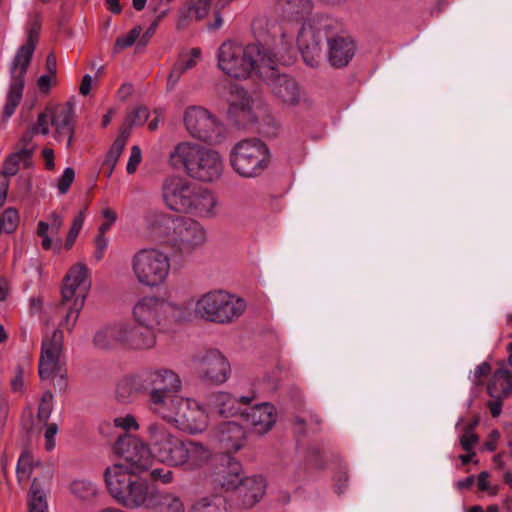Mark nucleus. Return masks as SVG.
I'll list each match as a JSON object with an SVG mask.
<instances>
[{"instance_id": "obj_13", "label": "nucleus", "mask_w": 512, "mask_h": 512, "mask_svg": "<svg viewBox=\"0 0 512 512\" xmlns=\"http://www.w3.org/2000/svg\"><path fill=\"white\" fill-rule=\"evenodd\" d=\"M183 122L189 135L199 141L218 143L224 137V127L207 109L189 106L183 114Z\"/></svg>"}, {"instance_id": "obj_22", "label": "nucleus", "mask_w": 512, "mask_h": 512, "mask_svg": "<svg viewBox=\"0 0 512 512\" xmlns=\"http://www.w3.org/2000/svg\"><path fill=\"white\" fill-rule=\"evenodd\" d=\"M243 477L242 464L233 457L221 459L210 475L212 485L225 491L236 490Z\"/></svg>"}, {"instance_id": "obj_15", "label": "nucleus", "mask_w": 512, "mask_h": 512, "mask_svg": "<svg viewBox=\"0 0 512 512\" xmlns=\"http://www.w3.org/2000/svg\"><path fill=\"white\" fill-rule=\"evenodd\" d=\"M34 50L35 48L30 44H23L21 47H19L15 54L11 66L12 82L7 94V101L3 111L4 116L7 118L13 115L16 107L22 99L24 75L28 69Z\"/></svg>"}, {"instance_id": "obj_64", "label": "nucleus", "mask_w": 512, "mask_h": 512, "mask_svg": "<svg viewBox=\"0 0 512 512\" xmlns=\"http://www.w3.org/2000/svg\"><path fill=\"white\" fill-rule=\"evenodd\" d=\"M49 221H50L48 223L49 229L51 230L52 233H57L63 224L62 217L59 214L53 212V213H51V215L49 217Z\"/></svg>"}, {"instance_id": "obj_53", "label": "nucleus", "mask_w": 512, "mask_h": 512, "mask_svg": "<svg viewBox=\"0 0 512 512\" xmlns=\"http://www.w3.org/2000/svg\"><path fill=\"white\" fill-rule=\"evenodd\" d=\"M74 178H75V172L73 170V168L71 167H67L62 176L59 178L58 180V190L61 194H65L67 193V191L69 190L71 184L73 183L74 181Z\"/></svg>"}, {"instance_id": "obj_5", "label": "nucleus", "mask_w": 512, "mask_h": 512, "mask_svg": "<svg viewBox=\"0 0 512 512\" xmlns=\"http://www.w3.org/2000/svg\"><path fill=\"white\" fill-rule=\"evenodd\" d=\"M246 304L241 299L222 289H214L201 294L194 305L196 317L216 323L228 324L238 319L245 311Z\"/></svg>"}, {"instance_id": "obj_20", "label": "nucleus", "mask_w": 512, "mask_h": 512, "mask_svg": "<svg viewBox=\"0 0 512 512\" xmlns=\"http://www.w3.org/2000/svg\"><path fill=\"white\" fill-rule=\"evenodd\" d=\"M90 287L88 267L84 263H77L69 269L64 278L62 299L64 302L76 300V306L79 308L85 303Z\"/></svg>"}, {"instance_id": "obj_3", "label": "nucleus", "mask_w": 512, "mask_h": 512, "mask_svg": "<svg viewBox=\"0 0 512 512\" xmlns=\"http://www.w3.org/2000/svg\"><path fill=\"white\" fill-rule=\"evenodd\" d=\"M170 163L175 168L183 167L190 177L202 182L219 179L224 169L223 159L217 151L190 142L175 146Z\"/></svg>"}, {"instance_id": "obj_55", "label": "nucleus", "mask_w": 512, "mask_h": 512, "mask_svg": "<svg viewBox=\"0 0 512 512\" xmlns=\"http://www.w3.org/2000/svg\"><path fill=\"white\" fill-rule=\"evenodd\" d=\"M114 425L116 427L122 428L125 431H129V430L136 431L139 429V424H138L136 418L130 414L123 416V417H116L114 419Z\"/></svg>"}, {"instance_id": "obj_10", "label": "nucleus", "mask_w": 512, "mask_h": 512, "mask_svg": "<svg viewBox=\"0 0 512 512\" xmlns=\"http://www.w3.org/2000/svg\"><path fill=\"white\" fill-rule=\"evenodd\" d=\"M333 22L328 18L313 17L304 21L298 36L297 44L302 57L308 66L316 67L322 55L321 44L332 35Z\"/></svg>"}, {"instance_id": "obj_33", "label": "nucleus", "mask_w": 512, "mask_h": 512, "mask_svg": "<svg viewBox=\"0 0 512 512\" xmlns=\"http://www.w3.org/2000/svg\"><path fill=\"white\" fill-rule=\"evenodd\" d=\"M311 0H277L276 9L286 21H302L312 11Z\"/></svg>"}, {"instance_id": "obj_37", "label": "nucleus", "mask_w": 512, "mask_h": 512, "mask_svg": "<svg viewBox=\"0 0 512 512\" xmlns=\"http://www.w3.org/2000/svg\"><path fill=\"white\" fill-rule=\"evenodd\" d=\"M28 508L29 512H48L45 493L37 477L32 481L28 498Z\"/></svg>"}, {"instance_id": "obj_26", "label": "nucleus", "mask_w": 512, "mask_h": 512, "mask_svg": "<svg viewBox=\"0 0 512 512\" xmlns=\"http://www.w3.org/2000/svg\"><path fill=\"white\" fill-rule=\"evenodd\" d=\"M126 322L119 321L100 327L93 336V344L100 350L126 348Z\"/></svg>"}, {"instance_id": "obj_2", "label": "nucleus", "mask_w": 512, "mask_h": 512, "mask_svg": "<svg viewBox=\"0 0 512 512\" xmlns=\"http://www.w3.org/2000/svg\"><path fill=\"white\" fill-rule=\"evenodd\" d=\"M104 480L110 496L127 509L156 505L157 490L151 488L139 473H130L124 464L108 466L104 472Z\"/></svg>"}, {"instance_id": "obj_63", "label": "nucleus", "mask_w": 512, "mask_h": 512, "mask_svg": "<svg viewBox=\"0 0 512 512\" xmlns=\"http://www.w3.org/2000/svg\"><path fill=\"white\" fill-rule=\"evenodd\" d=\"M211 1L212 0H197V3L193 6L197 18H203L207 14Z\"/></svg>"}, {"instance_id": "obj_36", "label": "nucleus", "mask_w": 512, "mask_h": 512, "mask_svg": "<svg viewBox=\"0 0 512 512\" xmlns=\"http://www.w3.org/2000/svg\"><path fill=\"white\" fill-rule=\"evenodd\" d=\"M193 512H226V500L218 495L204 496L193 503Z\"/></svg>"}, {"instance_id": "obj_14", "label": "nucleus", "mask_w": 512, "mask_h": 512, "mask_svg": "<svg viewBox=\"0 0 512 512\" xmlns=\"http://www.w3.org/2000/svg\"><path fill=\"white\" fill-rule=\"evenodd\" d=\"M207 239V229L198 220L176 216L168 244L180 254L188 255L204 246Z\"/></svg>"}, {"instance_id": "obj_24", "label": "nucleus", "mask_w": 512, "mask_h": 512, "mask_svg": "<svg viewBox=\"0 0 512 512\" xmlns=\"http://www.w3.org/2000/svg\"><path fill=\"white\" fill-rule=\"evenodd\" d=\"M242 416L252 431L258 435L268 433L275 425L277 419L275 407L268 402L244 409Z\"/></svg>"}, {"instance_id": "obj_46", "label": "nucleus", "mask_w": 512, "mask_h": 512, "mask_svg": "<svg viewBox=\"0 0 512 512\" xmlns=\"http://www.w3.org/2000/svg\"><path fill=\"white\" fill-rule=\"evenodd\" d=\"M149 117V112L145 107L139 106L134 108L125 119L128 127L143 125Z\"/></svg>"}, {"instance_id": "obj_50", "label": "nucleus", "mask_w": 512, "mask_h": 512, "mask_svg": "<svg viewBox=\"0 0 512 512\" xmlns=\"http://www.w3.org/2000/svg\"><path fill=\"white\" fill-rule=\"evenodd\" d=\"M46 425V428H45V431H44V439H45V443H44V447L47 451H51L55 448L56 446V435L58 433V425L56 423H45Z\"/></svg>"}, {"instance_id": "obj_62", "label": "nucleus", "mask_w": 512, "mask_h": 512, "mask_svg": "<svg viewBox=\"0 0 512 512\" xmlns=\"http://www.w3.org/2000/svg\"><path fill=\"white\" fill-rule=\"evenodd\" d=\"M12 389L14 391L20 390L24 385V370L22 367H18L16 373L11 380Z\"/></svg>"}, {"instance_id": "obj_9", "label": "nucleus", "mask_w": 512, "mask_h": 512, "mask_svg": "<svg viewBox=\"0 0 512 512\" xmlns=\"http://www.w3.org/2000/svg\"><path fill=\"white\" fill-rule=\"evenodd\" d=\"M158 414L187 434L202 433L208 426L206 410L194 399L177 396Z\"/></svg>"}, {"instance_id": "obj_27", "label": "nucleus", "mask_w": 512, "mask_h": 512, "mask_svg": "<svg viewBox=\"0 0 512 512\" xmlns=\"http://www.w3.org/2000/svg\"><path fill=\"white\" fill-rule=\"evenodd\" d=\"M74 106L71 103H66L62 106H57L51 109V125L54 127V138L61 141L66 138V147L72 145L74 134Z\"/></svg>"}, {"instance_id": "obj_16", "label": "nucleus", "mask_w": 512, "mask_h": 512, "mask_svg": "<svg viewBox=\"0 0 512 512\" xmlns=\"http://www.w3.org/2000/svg\"><path fill=\"white\" fill-rule=\"evenodd\" d=\"M194 365L199 380L209 385L225 383L231 372L227 358L217 349H210L196 356Z\"/></svg>"}, {"instance_id": "obj_61", "label": "nucleus", "mask_w": 512, "mask_h": 512, "mask_svg": "<svg viewBox=\"0 0 512 512\" xmlns=\"http://www.w3.org/2000/svg\"><path fill=\"white\" fill-rule=\"evenodd\" d=\"M39 33H40V24L35 21L31 25L30 29L28 30L27 40H26L25 44H30L32 47L35 48Z\"/></svg>"}, {"instance_id": "obj_43", "label": "nucleus", "mask_w": 512, "mask_h": 512, "mask_svg": "<svg viewBox=\"0 0 512 512\" xmlns=\"http://www.w3.org/2000/svg\"><path fill=\"white\" fill-rule=\"evenodd\" d=\"M19 222L18 212L14 208H7L0 213V234L13 232Z\"/></svg>"}, {"instance_id": "obj_45", "label": "nucleus", "mask_w": 512, "mask_h": 512, "mask_svg": "<svg viewBox=\"0 0 512 512\" xmlns=\"http://www.w3.org/2000/svg\"><path fill=\"white\" fill-rule=\"evenodd\" d=\"M63 303L67 306V311L63 320L61 321V325L64 326L68 331H72L84 304H81V306L78 308L76 306V300H72L70 302L63 301Z\"/></svg>"}, {"instance_id": "obj_34", "label": "nucleus", "mask_w": 512, "mask_h": 512, "mask_svg": "<svg viewBox=\"0 0 512 512\" xmlns=\"http://www.w3.org/2000/svg\"><path fill=\"white\" fill-rule=\"evenodd\" d=\"M488 394L493 399H505L512 393V375L504 368L494 372L487 386Z\"/></svg>"}, {"instance_id": "obj_57", "label": "nucleus", "mask_w": 512, "mask_h": 512, "mask_svg": "<svg viewBox=\"0 0 512 512\" xmlns=\"http://www.w3.org/2000/svg\"><path fill=\"white\" fill-rule=\"evenodd\" d=\"M141 160H142L141 149L135 145L131 148V154H130V157H129V160H128V163L126 166L127 173L133 174L136 171Z\"/></svg>"}, {"instance_id": "obj_59", "label": "nucleus", "mask_w": 512, "mask_h": 512, "mask_svg": "<svg viewBox=\"0 0 512 512\" xmlns=\"http://www.w3.org/2000/svg\"><path fill=\"white\" fill-rule=\"evenodd\" d=\"M55 82L56 76L47 73L38 78L37 85L41 92L47 93Z\"/></svg>"}, {"instance_id": "obj_42", "label": "nucleus", "mask_w": 512, "mask_h": 512, "mask_svg": "<svg viewBox=\"0 0 512 512\" xmlns=\"http://www.w3.org/2000/svg\"><path fill=\"white\" fill-rule=\"evenodd\" d=\"M134 390H142L138 383V374L121 379L116 387V395L119 400L126 401L131 397Z\"/></svg>"}, {"instance_id": "obj_47", "label": "nucleus", "mask_w": 512, "mask_h": 512, "mask_svg": "<svg viewBox=\"0 0 512 512\" xmlns=\"http://www.w3.org/2000/svg\"><path fill=\"white\" fill-rule=\"evenodd\" d=\"M462 449L466 452L473 451L474 447L478 444L479 438L473 431V426H466L462 435L459 438Z\"/></svg>"}, {"instance_id": "obj_44", "label": "nucleus", "mask_w": 512, "mask_h": 512, "mask_svg": "<svg viewBox=\"0 0 512 512\" xmlns=\"http://www.w3.org/2000/svg\"><path fill=\"white\" fill-rule=\"evenodd\" d=\"M53 411V394L45 391L42 394L38 410L37 418L40 422L47 423Z\"/></svg>"}, {"instance_id": "obj_39", "label": "nucleus", "mask_w": 512, "mask_h": 512, "mask_svg": "<svg viewBox=\"0 0 512 512\" xmlns=\"http://www.w3.org/2000/svg\"><path fill=\"white\" fill-rule=\"evenodd\" d=\"M40 463L35 460L31 453L23 452L17 463L16 474L19 483L27 481L35 468H39Z\"/></svg>"}, {"instance_id": "obj_41", "label": "nucleus", "mask_w": 512, "mask_h": 512, "mask_svg": "<svg viewBox=\"0 0 512 512\" xmlns=\"http://www.w3.org/2000/svg\"><path fill=\"white\" fill-rule=\"evenodd\" d=\"M71 493L84 501L93 499L97 495L96 486L87 480H75L70 486Z\"/></svg>"}, {"instance_id": "obj_54", "label": "nucleus", "mask_w": 512, "mask_h": 512, "mask_svg": "<svg viewBox=\"0 0 512 512\" xmlns=\"http://www.w3.org/2000/svg\"><path fill=\"white\" fill-rule=\"evenodd\" d=\"M51 125V110H47L44 113L39 114L36 126L33 128L35 133L42 135L49 134V126Z\"/></svg>"}, {"instance_id": "obj_18", "label": "nucleus", "mask_w": 512, "mask_h": 512, "mask_svg": "<svg viewBox=\"0 0 512 512\" xmlns=\"http://www.w3.org/2000/svg\"><path fill=\"white\" fill-rule=\"evenodd\" d=\"M211 440L227 453L241 450L247 442V431L237 421L227 420L216 424L210 432Z\"/></svg>"}, {"instance_id": "obj_49", "label": "nucleus", "mask_w": 512, "mask_h": 512, "mask_svg": "<svg viewBox=\"0 0 512 512\" xmlns=\"http://www.w3.org/2000/svg\"><path fill=\"white\" fill-rule=\"evenodd\" d=\"M234 89H235V95H236V97L239 98V100L233 99L232 106L239 108L241 110L251 109V105H252L253 101H252L251 97L247 94V92L244 89L239 88L237 86H235Z\"/></svg>"}, {"instance_id": "obj_12", "label": "nucleus", "mask_w": 512, "mask_h": 512, "mask_svg": "<svg viewBox=\"0 0 512 512\" xmlns=\"http://www.w3.org/2000/svg\"><path fill=\"white\" fill-rule=\"evenodd\" d=\"M115 453L122 459L124 467L130 473L142 474L150 470L154 464V453L149 441L145 442L137 436L126 434L117 439Z\"/></svg>"}, {"instance_id": "obj_6", "label": "nucleus", "mask_w": 512, "mask_h": 512, "mask_svg": "<svg viewBox=\"0 0 512 512\" xmlns=\"http://www.w3.org/2000/svg\"><path fill=\"white\" fill-rule=\"evenodd\" d=\"M138 383L143 391H148L150 408L156 414L163 413L182 390L180 376L168 368L142 371L138 374Z\"/></svg>"}, {"instance_id": "obj_7", "label": "nucleus", "mask_w": 512, "mask_h": 512, "mask_svg": "<svg viewBox=\"0 0 512 512\" xmlns=\"http://www.w3.org/2000/svg\"><path fill=\"white\" fill-rule=\"evenodd\" d=\"M183 307L161 296L145 295L140 297L131 310L135 324H148L161 329L179 321Z\"/></svg>"}, {"instance_id": "obj_19", "label": "nucleus", "mask_w": 512, "mask_h": 512, "mask_svg": "<svg viewBox=\"0 0 512 512\" xmlns=\"http://www.w3.org/2000/svg\"><path fill=\"white\" fill-rule=\"evenodd\" d=\"M218 199L209 189L194 183L180 213L193 215L202 219H213L217 216Z\"/></svg>"}, {"instance_id": "obj_1", "label": "nucleus", "mask_w": 512, "mask_h": 512, "mask_svg": "<svg viewBox=\"0 0 512 512\" xmlns=\"http://www.w3.org/2000/svg\"><path fill=\"white\" fill-rule=\"evenodd\" d=\"M218 66L233 78H247L253 71L260 77L273 76L279 59L276 54L259 44L243 45L226 41L218 49Z\"/></svg>"}, {"instance_id": "obj_29", "label": "nucleus", "mask_w": 512, "mask_h": 512, "mask_svg": "<svg viewBox=\"0 0 512 512\" xmlns=\"http://www.w3.org/2000/svg\"><path fill=\"white\" fill-rule=\"evenodd\" d=\"M270 82L274 95L287 106H296L300 102V91L297 83L287 75L277 73V66L274 68L273 76L264 78Z\"/></svg>"}, {"instance_id": "obj_30", "label": "nucleus", "mask_w": 512, "mask_h": 512, "mask_svg": "<svg viewBox=\"0 0 512 512\" xmlns=\"http://www.w3.org/2000/svg\"><path fill=\"white\" fill-rule=\"evenodd\" d=\"M327 45L328 61L335 68L345 67L355 54V44L350 37L331 35Z\"/></svg>"}, {"instance_id": "obj_31", "label": "nucleus", "mask_w": 512, "mask_h": 512, "mask_svg": "<svg viewBox=\"0 0 512 512\" xmlns=\"http://www.w3.org/2000/svg\"><path fill=\"white\" fill-rule=\"evenodd\" d=\"M256 399L255 392L245 396H233L227 392H219L213 397V406L221 416L231 417L244 414L241 405L247 406Z\"/></svg>"}, {"instance_id": "obj_60", "label": "nucleus", "mask_w": 512, "mask_h": 512, "mask_svg": "<svg viewBox=\"0 0 512 512\" xmlns=\"http://www.w3.org/2000/svg\"><path fill=\"white\" fill-rule=\"evenodd\" d=\"M84 219H85V213H84V211H80L79 214L73 220L72 226L69 230V234L71 235V238H77L78 234L80 233V231L83 227Z\"/></svg>"}, {"instance_id": "obj_58", "label": "nucleus", "mask_w": 512, "mask_h": 512, "mask_svg": "<svg viewBox=\"0 0 512 512\" xmlns=\"http://www.w3.org/2000/svg\"><path fill=\"white\" fill-rule=\"evenodd\" d=\"M49 225L44 221L38 223L37 234L42 238V247L45 250L52 248V241L48 236Z\"/></svg>"}, {"instance_id": "obj_48", "label": "nucleus", "mask_w": 512, "mask_h": 512, "mask_svg": "<svg viewBox=\"0 0 512 512\" xmlns=\"http://www.w3.org/2000/svg\"><path fill=\"white\" fill-rule=\"evenodd\" d=\"M150 479L162 484H171L174 481V472L169 467H157L149 470Z\"/></svg>"}, {"instance_id": "obj_4", "label": "nucleus", "mask_w": 512, "mask_h": 512, "mask_svg": "<svg viewBox=\"0 0 512 512\" xmlns=\"http://www.w3.org/2000/svg\"><path fill=\"white\" fill-rule=\"evenodd\" d=\"M130 268L139 285L157 288L163 286L170 276L171 257L159 248H141L131 256Z\"/></svg>"}, {"instance_id": "obj_56", "label": "nucleus", "mask_w": 512, "mask_h": 512, "mask_svg": "<svg viewBox=\"0 0 512 512\" xmlns=\"http://www.w3.org/2000/svg\"><path fill=\"white\" fill-rule=\"evenodd\" d=\"M102 216L105 221L99 227V233L105 234L117 220V214L110 208L102 210Z\"/></svg>"}, {"instance_id": "obj_23", "label": "nucleus", "mask_w": 512, "mask_h": 512, "mask_svg": "<svg viewBox=\"0 0 512 512\" xmlns=\"http://www.w3.org/2000/svg\"><path fill=\"white\" fill-rule=\"evenodd\" d=\"M193 185V182L181 176L166 178L162 184V199L167 208L180 213Z\"/></svg>"}, {"instance_id": "obj_21", "label": "nucleus", "mask_w": 512, "mask_h": 512, "mask_svg": "<svg viewBox=\"0 0 512 512\" xmlns=\"http://www.w3.org/2000/svg\"><path fill=\"white\" fill-rule=\"evenodd\" d=\"M212 455L205 443L184 438L177 468L190 472L199 470L211 461Z\"/></svg>"}, {"instance_id": "obj_38", "label": "nucleus", "mask_w": 512, "mask_h": 512, "mask_svg": "<svg viewBox=\"0 0 512 512\" xmlns=\"http://www.w3.org/2000/svg\"><path fill=\"white\" fill-rule=\"evenodd\" d=\"M130 133L128 130H123L119 134V136L115 139L112 146L108 150L105 160L103 162V167H111L115 168L125 146L128 141Z\"/></svg>"}, {"instance_id": "obj_35", "label": "nucleus", "mask_w": 512, "mask_h": 512, "mask_svg": "<svg viewBox=\"0 0 512 512\" xmlns=\"http://www.w3.org/2000/svg\"><path fill=\"white\" fill-rule=\"evenodd\" d=\"M149 509H161L165 512H184L185 507L177 495L170 492L160 493L157 490L156 505L148 507Z\"/></svg>"}, {"instance_id": "obj_25", "label": "nucleus", "mask_w": 512, "mask_h": 512, "mask_svg": "<svg viewBox=\"0 0 512 512\" xmlns=\"http://www.w3.org/2000/svg\"><path fill=\"white\" fill-rule=\"evenodd\" d=\"M163 329L148 324L126 322V348L131 350H150L157 344V336Z\"/></svg>"}, {"instance_id": "obj_11", "label": "nucleus", "mask_w": 512, "mask_h": 512, "mask_svg": "<svg viewBox=\"0 0 512 512\" xmlns=\"http://www.w3.org/2000/svg\"><path fill=\"white\" fill-rule=\"evenodd\" d=\"M146 438L155 460L169 468H177L184 438L161 422H151L147 425Z\"/></svg>"}, {"instance_id": "obj_51", "label": "nucleus", "mask_w": 512, "mask_h": 512, "mask_svg": "<svg viewBox=\"0 0 512 512\" xmlns=\"http://www.w3.org/2000/svg\"><path fill=\"white\" fill-rule=\"evenodd\" d=\"M141 31L142 29L139 26L133 28L127 35L117 38L115 47L119 49H125L132 46L136 39L140 36Z\"/></svg>"}, {"instance_id": "obj_28", "label": "nucleus", "mask_w": 512, "mask_h": 512, "mask_svg": "<svg viewBox=\"0 0 512 512\" xmlns=\"http://www.w3.org/2000/svg\"><path fill=\"white\" fill-rule=\"evenodd\" d=\"M236 490L240 506L249 509L263 498L266 482L260 475L244 476Z\"/></svg>"}, {"instance_id": "obj_40", "label": "nucleus", "mask_w": 512, "mask_h": 512, "mask_svg": "<svg viewBox=\"0 0 512 512\" xmlns=\"http://www.w3.org/2000/svg\"><path fill=\"white\" fill-rule=\"evenodd\" d=\"M31 156V148L22 147L18 152L11 154L4 162L3 171L7 178L14 176L19 169L21 162H26Z\"/></svg>"}, {"instance_id": "obj_17", "label": "nucleus", "mask_w": 512, "mask_h": 512, "mask_svg": "<svg viewBox=\"0 0 512 512\" xmlns=\"http://www.w3.org/2000/svg\"><path fill=\"white\" fill-rule=\"evenodd\" d=\"M64 353V334L56 328L46 332L41 343L39 375L41 379H50L62 370Z\"/></svg>"}, {"instance_id": "obj_52", "label": "nucleus", "mask_w": 512, "mask_h": 512, "mask_svg": "<svg viewBox=\"0 0 512 512\" xmlns=\"http://www.w3.org/2000/svg\"><path fill=\"white\" fill-rule=\"evenodd\" d=\"M201 51L199 48H193L189 53H183L179 56V62L186 68L190 70L197 65V62L200 58Z\"/></svg>"}, {"instance_id": "obj_32", "label": "nucleus", "mask_w": 512, "mask_h": 512, "mask_svg": "<svg viewBox=\"0 0 512 512\" xmlns=\"http://www.w3.org/2000/svg\"><path fill=\"white\" fill-rule=\"evenodd\" d=\"M176 216L160 210H150L144 216V222L149 234L168 243Z\"/></svg>"}, {"instance_id": "obj_8", "label": "nucleus", "mask_w": 512, "mask_h": 512, "mask_svg": "<svg viewBox=\"0 0 512 512\" xmlns=\"http://www.w3.org/2000/svg\"><path fill=\"white\" fill-rule=\"evenodd\" d=\"M230 163L238 175L244 178L258 177L269 166L270 152L263 141L256 138L245 139L232 148Z\"/></svg>"}]
</instances>
